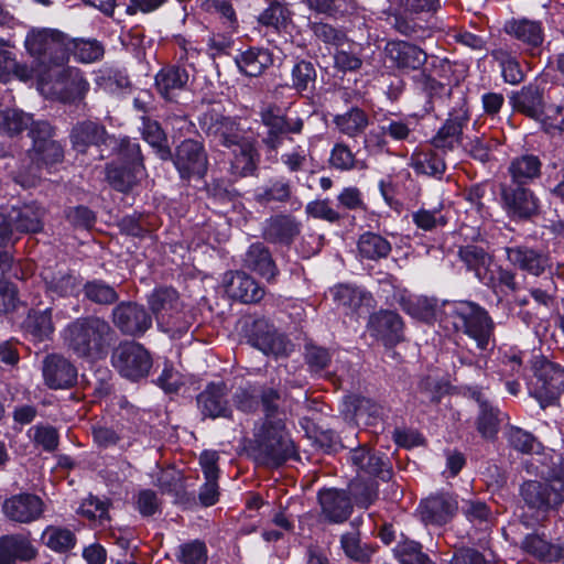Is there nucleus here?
<instances>
[{
  "mask_svg": "<svg viewBox=\"0 0 564 564\" xmlns=\"http://www.w3.org/2000/svg\"><path fill=\"white\" fill-rule=\"evenodd\" d=\"M245 265L267 279H274L276 268L269 250L261 243L250 246L245 256Z\"/></svg>",
  "mask_w": 564,
  "mask_h": 564,
  "instance_id": "nucleus-36",
  "label": "nucleus"
},
{
  "mask_svg": "<svg viewBox=\"0 0 564 564\" xmlns=\"http://www.w3.org/2000/svg\"><path fill=\"white\" fill-rule=\"evenodd\" d=\"M239 69L247 76H259L272 64V56L263 48H250L236 58Z\"/></svg>",
  "mask_w": 564,
  "mask_h": 564,
  "instance_id": "nucleus-41",
  "label": "nucleus"
},
{
  "mask_svg": "<svg viewBox=\"0 0 564 564\" xmlns=\"http://www.w3.org/2000/svg\"><path fill=\"white\" fill-rule=\"evenodd\" d=\"M400 564H432L429 556L422 552L421 545L414 541H403L394 549Z\"/></svg>",
  "mask_w": 564,
  "mask_h": 564,
  "instance_id": "nucleus-62",
  "label": "nucleus"
},
{
  "mask_svg": "<svg viewBox=\"0 0 564 564\" xmlns=\"http://www.w3.org/2000/svg\"><path fill=\"white\" fill-rule=\"evenodd\" d=\"M350 462L359 476H375L381 479L390 478L388 463L377 453L366 446H358L350 452Z\"/></svg>",
  "mask_w": 564,
  "mask_h": 564,
  "instance_id": "nucleus-24",
  "label": "nucleus"
},
{
  "mask_svg": "<svg viewBox=\"0 0 564 564\" xmlns=\"http://www.w3.org/2000/svg\"><path fill=\"white\" fill-rule=\"evenodd\" d=\"M43 274L48 292L55 294L56 296H72L76 295L79 292L80 281L77 276L70 273H52L47 271L44 272Z\"/></svg>",
  "mask_w": 564,
  "mask_h": 564,
  "instance_id": "nucleus-44",
  "label": "nucleus"
},
{
  "mask_svg": "<svg viewBox=\"0 0 564 564\" xmlns=\"http://www.w3.org/2000/svg\"><path fill=\"white\" fill-rule=\"evenodd\" d=\"M345 404L346 411L354 415L357 423L370 424L381 412L379 404L361 395H349Z\"/></svg>",
  "mask_w": 564,
  "mask_h": 564,
  "instance_id": "nucleus-47",
  "label": "nucleus"
},
{
  "mask_svg": "<svg viewBox=\"0 0 564 564\" xmlns=\"http://www.w3.org/2000/svg\"><path fill=\"white\" fill-rule=\"evenodd\" d=\"M36 124L31 116L17 109H7L0 111V127L8 133H19L29 127L30 130Z\"/></svg>",
  "mask_w": 564,
  "mask_h": 564,
  "instance_id": "nucleus-58",
  "label": "nucleus"
},
{
  "mask_svg": "<svg viewBox=\"0 0 564 564\" xmlns=\"http://www.w3.org/2000/svg\"><path fill=\"white\" fill-rule=\"evenodd\" d=\"M453 325L486 349L492 334L494 324L487 312L471 302L455 303L449 311Z\"/></svg>",
  "mask_w": 564,
  "mask_h": 564,
  "instance_id": "nucleus-5",
  "label": "nucleus"
},
{
  "mask_svg": "<svg viewBox=\"0 0 564 564\" xmlns=\"http://www.w3.org/2000/svg\"><path fill=\"white\" fill-rule=\"evenodd\" d=\"M68 47L82 63H94L104 55V46L96 40H68Z\"/></svg>",
  "mask_w": 564,
  "mask_h": 564,
  "instance_id": "nucleus-55",
  "label": "nucleus"
},
{
  "mask_svg": "<svg viewBox=\"0 0 564 564\" xmlns=\"http://www.w3.org/2000/svg\"><path fill=\"white\" fill-rule=\"evenodd\" d=\"M257 140L252 135L243 142L229 148V171L236 177L252 175L259 163V153L256 148Z\"/></svg>",
  "mask_w": 564,
  "mask_h": 564,
  "instance_id": "nucleus-20",
  "label": "nucleus"
},
{
  "mask_svg": "<svg viewBox=\"0 0 564 564\" xmlns=\"http://www.w3.org/2000/svg\"><path fill=\"white\" fill-rule=\"evenodd\" d=\"M508 260L521 270L540 275L549 265V258L528 247H510L506 249Z\"/></svg>",
  "mask_w": 564,
  "mask_h": 564,
  "instance_id": "nucleus-31",
  "label": "nucleus"
},
{
  "mask_svg": "<svg viewBox=\"0 0 564 564\" xmlns=\"http://www.w3.org/2000/svg\"><path fill=\"white\" fill-rule=\"evenodd\" d=\"M505 31L530 47H538L543 42V33L538 22L512 20L506 23Z\"/></svg>",
  "mask_w": 564,
  "mask_h": 564,
  "instance_id": "nucleus-38",
  "label": "nucleus"
},
{
  "mask_svg": "<svg viewBox=\"0 0 564 564\" xmlns=\"http://www.w3.org/2000/svg\"><path fill=\"white\" fill-rule=\"evenodd\" d=\"M521 549L542 561H557L564 556L562 546L552 544L538 534H528L521 542Z\"/></svg>",
  "mask_w": 564,
  "mask_h": 564,
  "instance_id": "nucleus-37",
  "label": "nucleus"
},
{
  "mask_svg": "<svg viewBox=\"0 0 564 564\" xmlns=\"http://www.w3.org/2000/svg\"><path fill=\"white\" fill-rule=\"evenodd\" d=\"M43 376L50 388L63 389L75 383L77 370L66 358L51 355L43 361Z\"/></svg>",
  "mask_w": 564,
  "mask_h": 564,
  "instance_id": "nucleus-23",
  "label": "nucleus"
},
{
  "mask_svg": "<svg viewBox=\"0 0 564 564\" xmlns=\"http://www.w3.org/2000/svg\"><path fill=\"white\" fill-rule=\"evenodd\" d=\"M111 362L122 377L130 380L147 377L152 367L150 354L135 341L121 343L113 350Z\"/></svg>",
  "mask_w": 564,
  "mask_h": 564,
  "instance_id": "nucleus-7",
  "label": "nucleus"
},
{
  "mask_svg": "<svg viewBox=\"0 0 564 564\" xmlns=\"http://www.w3.org/2000/svg\"><path fill=\"white\" fill-rule=\"evenodd\" d=\"M113 330L109 323L97 316L77 318L69 323L63 338L66 347L79 358H102L111 345Z\"/></svg>",
  "mask_w": 564,
  "mask_h": 564,
  "instance_id": "nucleus-1",
  "label": "nucleus"
},
{
  "mask_svg": "<svg viewBox=\"0 0 564 564\" xmlns=\"http://www.w3.org/2000/svg\"><path fill=\"white\" fill-rule=\"evenodd\" d=\"M2 509L10 520L20 523H30L42 516L44 503L39 496L20 494L7 499Z\"/></svg>",
  "mask_w": 564,
  "mask_h": 564,
  "instance_id": "nucleus-19",
  "label": "nucleus"
},
{
  "mask_svg": "<svg viewBox=\"0 0 564 564\" xmlns=\"http://www.w3.org/2000/svg\"><path fill=\"white\" fill-rule=\"evenodd\" d=\"M13 78L22 83H32L35 78V70L26 63H21L10 50L0 47V83L7 84Z\"/></svg>",
  "mask_w": 564,
  "mask_h": 564,
  "instance_id": "nucleus-32",
  "label": "nucleus"
},
{
  "mask_svg": "<svg viewBox=\"0 0 564 564\" xmlns=\"http://www.w3.org/2000/svg\"><path fill=\"white\" fill-rule=\"evenodd\" d=\"M292 14L290 10L278 1L272 2L269 8L258 17V22L264 26H271L275 30L285 29L291 22Z\"/></svg>",
  "mask_w": 564,
  "mask_h": 564,
  "instance_id": "nucleus-56",
  "label": "nucleus"
},
{
  "mask_svg": "<svg viewBox=\"0 0 564 564\" xmlns=\"http://www.w3.org/2000/svg\"><path fill=\"white\" fill-rule=\"evenodd\" d=\"M458 510V502L447 492L437 494L420 503V513L424 522L442 525L453 519Z\"/></svg>",
  "mask_w": 564,
  "mask_h": 564,
  "instance_id": "nucleus-18",
  "label": "nucleus"
},
{
  "mask_svg": "<svg viewBox=\"0 0 564 564\" xmlns=\"http://www.w3.org/2000/svg\"><path fill=\"white\" fill-rule=\"evenodd\" d=\"M25 327L37 340L48 338L54 332L52 308L30 311L25 319Z\"/></svg>",
  "mask_w": 564,
  "mask_h": 564,
  "instance_id": "nucleus-46",
  "label": "nucleus"
},
{
  "mask_svg": "<svg viewBox=\"0 0 564 564\" xmlns=\"http://www.w3.org/2000/svg\"><path fill=\"white\" fill-rule=\"evenodd\" d=\"M203 129L209 138L227 149L252 137L236 119L217 113L205 115Z\"/></svg>",
  "mask_w": 564,
  "mask_h": 564,
  "instance_id": "nucleus-10",
  "label": "nucleus"
},
{
  "mask_svg": "<svg viewBox=\"0 0 564 564\" xmlns=\"http://www.w3.org/2000/svg\"><path fill=\"white\" fill-rule=\"evenodd\" d=\"M256 459L269 467H279L297 453L282 419L262 423L256 431Z\"/></svg>",
  "mask_w": 564,
  "mask_h": 564,
  "instance_id": "nucleus-4",
  "label": "nucleus"
},
{
  "mask_svg": "<svg viewBox=\"0 0 564 564\" xmlns=\"http://www.w3.org/2000/svg\"><path fill=\"white\" fill-rule=\"evenodd\" d=\"M520 496L529 508L549 510L551 508L549 488L544 482L529 480L521 485Z\"/></svg>",
  "mask_w": 564,
  "mask_h": 564,
  "instance_id": "nucleus-48",
  "label": "nucleus"
},
{
  "mask_svg": "<svg viewBox=\"0 0 564 564\" xmlns=\"http://www.w3.org/2000/svg\"><path fill=\"white\" fill-rule=\"evenodd\" d=\"M316 80V70L311 62L301 61L292 69V87L299 93L312 90Z\"/></svg>",
  "mask_w": 564,
  "mask_h": 564,
  "instance_id": "nucleus-59",
  "label": "nucleus"
},
{
  "mask_svg": "<svg viewBox=\"0 0 564 564\" xmlns=\"http://www.w3.org/2000/svg\"><path fill=\"white\" fill-rule=\"evenodd\" d=\"M400 305L403 311L416 319L429 323L435 317L436 301L434 299L420 295L402 296Z\"/></svg>",
  "mask_w": 564,
  "mask_h": 564,
  "instance_id": "nucleus-45",
  "label": "nucleus"
},
{
  "mask_svg": "<svg viewBox=\"0 0 564 564\" xmlns=\"http://www.w3.org/2000/svg\"><path fill=\"white\" fill-rule=\"evenodd\" d=\"M310 10L327 17L338 18L352 9V0H305Z\"/></svg>",
  "mask_w": 564,
  "mask_h": 564,
  "instance_id": "nucleus-61",
  "label": "nucleus"
},
{
  "mask_svg": "<svg viewBox=\"0 0 564 564\" xmlns=\"http://www.w3.org/2000/svg\"><path fill=\"white\" fill-rule=\"evenodd\" d=\"M512 178L520 185L540 175L541 161L533 154L514 159L509 167Z\"/></svg>",
  "mask_w": 564,
  "mask_h": 564,
  "instance_id": "nucleus-50",
  "label": "nucleus"
},
{
  "mask_svg": "<svg viewBox=\"0 0 564 564\" xmlns=\"http://www.w3.org/2000/svg\"><path fill=\"white\" fill-rule=\"evenodd\" d=\"M479 404V415L477 419V430L482 437L492 440L498 433L500 419L499 410L494 408L480 393L476 395Z\"/></svg>",
  "mask_w": 564,
  "mask_h": 564,
  "instance_id": "nucleus-43",
  "label": "nucleus"
},
{
  "mask_svg": "<svg viewBox=\"0 0 564 564\" xmlns=\"http://www.w3.org/2000/svg\"><path fill=\"white\" fill-rule=\"evenodd\" d=\"M45 544L57 552L69 550L75 544V536L72 531L67 529L50 527L43 533Z\"/></svg>",
  "mask_w": 564,
  "mask_h": 564,
  "instance_id": "nucleus-63",
  "label": "nucleus"
},
{
  "mask_svg": "<svg viewBox=\"0 0 564 564\" xmlns=\"http://www.w3.org/2000/svg\"><path fill=\"white\" fill-rule=\"evenodd\" d=\"M512 108L531 119H541L544 113L542 91L538 86L529 85L511 96Z\"/></svg>",
  "mask_w": 564,
  "mask_h": 564,
  "instance_id": "nucleus-30",
  "label": "nucleus"
},
{
  "mask_svg": "<svg viewBox=\"0 0 564 564\" xmlns=\"http://www.w3.org/2000/svg\"><path fill=\"white\" fill-rule=\"evenodd\" d=\"M308 28L313 33L314 39L325 45L340 46L347 41V35L344 30L322 20L310 21Z\"/></svg>",
  "mask_w": 564,
  "mask_h": 564,
  "instance_id": "nucleus-53",
  "label": "nucleus"
},
{
  "mask_svg": "<svg viewBox=\"0 0 564 564\" xmlns=\"http://www.w3.org/2000/svg\"><path fill=\"white\" fill-rule=\"evenodd\" d=\"M357 250L362 259L378 261L391 252V243L379 234L365 232L357 242Z\"/></svg>",
  "mask_w": 564,
  "mask_h": 564,
  "instance_id": "nucleus-40",
  "label": "nucleus"
},
{
  "mask_svg": "<svg viewBox=\"0 0 564 564\" xmlns=\"http://www.w3.org/2000/svg\"><path fill=\"white\" fill-rule=\"evenodd\" d=\"M494 58L499 62L505 82L516 85L523 79V73L517 59L506 50L492 51Z\"/></svg>",
  "mask_w": 564,
  "mask_h": 564,
  "instance_id": "nucleus-57",
  "label": "nucleus"
},
{
  "mask_svg": "<svg viewBox=\"0 0 564 564\" xmlns=\"http://www.w3.org/2000/svg\"><path fill=\"white\" fill-rule=\"evenodd\" d=\"M458 257L466 264L468 270L475 272L480 281L486 284L492 281L494 278L490 272L492 259L484 248L475 245L460 247Z\"/></svg>",
  "mask_w": 564,
  "mask_h": 564,
  "instance_id": "nucleus-29",
  "label": "nucleus"
},
{
  "mask_svg": "<svg viewBox=\"0 0 564 564\" xmlns=\"http://www.w3.org/2000/svg\"><path fill=\"white\" fill-rule=\"evenodd\" d=\"M501 198L507 214L511 218L528 219L539 213V199L529 188L502 186Z\"/></svg>",
  "mask_w": 564,
  "mask_h": 564,
  "instance_id": "nucleus-13",
  "label": "nucleus"
},
{
  "mask_svg": "<svg viewBox=\"0 0 564 564\" xmlns=\"http://www.w3.org/2000/svg\"><path fill=\"white\" fill-rule=\"evenodd\" d=\"M187 82V72L178 66L164 68L155 77L156 88L165 99H172L174 93L183 89Z\"/></svg>",
  "mask_w": 564,
  "mask_h": 564,
  "instance_id": "nucleus-39",
  "label": "nucleus"
},
{
  "mask_svg": "<svg viewBox=\"0 0 564 564\" xmlns=\"http://www.w3.org/2000/svg\"><path fill=\"white\" fill-rule=\"evenodd\" d=\"M24 46L29 54L50 67L64 66L70 48L67 37L56 30H32L28 33Z\"/></svg>",
  "mask_w": 564,
  "mask_h": 564,
  "instance_id": "nucleus-6",
  "label": "nucleus"
},
{
  "mask_svg": "<svg viewBox=\"0 0 564 564\" xmlns=\"http://www.w3.org/2000/svg\"><path fill=\"white\" fill-rule=\"evenodd\" d=\"M115 325L124 334L139 336L152 325V318L147 310L135 303H120L112 312Z\"/></svg>",
  "mask_w": 564,
  "mask_h": 564,
  "instance_id": "nucleus-14",
  "label": "nucleus"
},
{
  "mask_svg": "<svg viewBox=\"0 0 564 564\" xmlns=\"http://www.w3.org/2000/svg\"><path fill=\"white\" fill-rule=\"evenodd\" d=\"M449 95L456 98V105H447L448 119L433 138L434 147L442 150H452L460 143L463 128L469 120L464 90H451Z\"/></svg>",
  "mask_w": 564,
  "mask_h": 564,
  "instance_id": "nucleus-9",
  "label": "nucleus"
},
{
  "mask_svg": "<svg viewBox=\"0 0 564 564\" xmlns=\"http://www.w3.org/2000/svg\"><path fill=\"white\" fill-rule=\"evenodd\" d=\"M84 293L86 299L96 304L108 305L118 300L115 289L100 280L87 282L84 285Z\"/></svg>",
  "mask_w": 564,
  "mask_h": 564,
  "instance_id": "nucleus-60",
  "label": "nucleus"
},
{
  "mask_svg": "<svg viewBox=\"0 0 564 564\" xmlns=\"http://www.w3.org/2000/svg\"><path fill=\"white\" fill-rule=\"evenodd\" d=\"M122 145L127 152L124 154L127 164H109L106 170V178L116 191L127 193L144 175V167L142 165L139 144L131 141H123Z\"/></svg>",
  "mask_w": 564,
  "mask_h": 564,
  "instance_id": "nucleus-8",
  "label": "nucleus"
},
{
  "mask_svg": "<svg viewBox=\"0 0 564 564\" xmlns=\"http://www.w3.org/2000/svg\"><path fill=\"white\" fill-rule=\"evenodd\" d=\"M33 140V151L39 161L52 164L63 159V149L59 143L52 140V127L44 121L36 124L29 131Z\"/></svg>",
  "mask_w": 564,
  "mask_h": 564,
  "instance_id": "nucleus-21",
  "label": "nucleus"
},
{
  "mask_svg": "<svg viewBox=\"0 0 564 564\" xmlns=\"http://www.w3.org/2000/svg\"><path fill=\"white\" fill-rule=\"evenodd\" d=\"M301 231V224L290 215H275L265 220L263 237L270 242L290 243Z\"/></svg>",
  "mask_w": 564,
  "mask_h": 564,
  "instance_id": "nucleus-27",
  "label": "nucleus"
},
{
  "mask_svg": "<svg viewBox=\"0 0 564 564\" xmlns=\"http://www.w3.org/2000/svg\"><path fill=\"white\" fill-rule=\"evenodd\" d=\"M43 209L34 204L12 209L10 219L14 221V229L20 232H37L42 229Z\"/></svg>",
  "mask_w": 564,
  "mask_h": 564,
  "instance_id": "nucleus-42",
  "label": "nucleus"
},
{
  "mask_svg": "<svg viewBox=\"0 0 564 564\" xmlns=\"http://www.w3.org/2000/svg\"><path fill=\"white\" fill-rule=\"evenodd\" d=\"M369 330L386 345H395L403 338V322L392 311H380L370 317Z\"/></svg>",
  "mask_w": 564,
  "mask_h": 564,
  "instance_id": "nucleus-22",
  "label": "nucleus"
},
{
  "mask_svg": "<svg viewBox=\"0 0 564 564\" xmlns=\"http://www.w3.org/2000/svg\"><path fill=\"white\" fill-rule=\"evenodd\" d=\"M108 138L105 127L90 120L78 122L70 132L73 147L82 153L86 152L89 147L105 144Z\"/></svg>",
  "mask_w": 564,
  "mask_h": 564,
  "instance_id": "nucleus-28",
  "label": "nucleus"
},
{
  "mask_svg": "<svg viewBox=\"0 0 564 564\" xmlns=\"http://www.w3.org/2000/svg\"><path fill=\"white\" fill-rule=\"evenodd\" d=\"M384 55L391 66L402 73L419 70L427 61V54L423 48L401 40L387 42Z\"/></svg>",
  "mask_w": 564,
  "mask_h": 564,
  "instance_id": "nucleus-11",
  "label": "nucleus"
},
{
  "mask_svg": "<svg viewBox=\"0 0 564 564\" xmlns=\"http://www.w3.org/2000/svg\"><path fill=\"white\" fill-rule=\"evenodd\" d=\"M249 343L265 355L281 356L286 354L289 341L279 334L264 318L253 322Z\"/></svg>",
  "mask_w": 564,
  "mask_h": 564,
  "instance_id": "nucleus-15",
  "label": "nucleus"
},
{
  "mask_svg": "<svg viewBox=\"0 0 564 564\" xmlns=\"http://www.w3.org/2000/svg\"><path fill=\"white\" fill-rule=\"evenodd\" d=\"M318 500L322 512L329 522L341 523L349 518L352 511L350 499L343 490H323L318 495Z\"/></svg>",
  "mask_w": 564,
  "mask_h": 564,
  "instance_id": "nucleus-25",
  "label": "nucleus"
},
{
  "mask_svg": "<svg viewBox=\"0 0 564 564\" xmlns=\"http://www.w3.org/2000/svg\"><path fill=\"white\" fill-rule=\"evenodd\" d=\"M37 90L45 97L62 102L85 98L89 84L75 67L55 66L37 74Z\"/></svg>",
  "mask_w": 564,
  "mask_h": 564,
  "instance_id": "nucleus-3",
  "label": "nucleus"
},
{
  "mask_svg": "<svg viewBox=\"0 0 564 564\" xmlns=\"http://www.w3.org/2000/svg\"><path fill=\"white\" fill-rule=\"evenodd\" d=\"M176 557L182 564H206L207 547L204 542L194 540L180 545Z\"/></svg>",
  "mask_w": 564,
  "mask_h": 564,
  "instance_id": "nucleus-64",
  "label": "nucleus"
},
{
  "mask_svg": "<svg viewBox=\"0 0 564 564\" xmlns=\"http://www.w3.org/2000/svg\"><path fill=\"white\" fill-rule=\"evenodd\" d=\"M340 546L345 555L355 562L368 561L373 553L372 547L361 544L360 534L356 528L340 536Z\"/></svg>",
  "mask_w": 564,
  "mask_h": 564,
  "instance_id": "nucleus-51",
  "label": "nucleus"
},
{
  "mask_svg": "<svg viewBox=\"0 0 564 564\" xmlns=\"http://www.w3.org/2000/svg\"><path fill=\"white\" fill-rule=\"evenodd\" d=\"M292 197V187L285 178L270 180L256 188L253 199L261 206L272 203H288Z\"/></svg>",
  "mask_w": 564,
  "mask_h": 564,
  "instance_id": "nucleus-35",
  "label": "nucleus"
},
{
  "mask_svg": "<svg viewBox=\"0 0 564 564\" xmlns=\"http://www.w3.org/2000/svg\"><path fill=\"white\" fill-rule=\"evenodd\" d=\"M228 388L224 382H212L197 395V406L205 417H230L231 408L227 399Z\"/></svg>",
  "mask_w": 564,
  "mask_h": 564,
  "instance_id": "nucleus-16",
  "label": "nucleus"
},
{
  "mask_svg": "<svg viewBox=\"0 0 564 564\" xmlns=\"http://www.w3.org/2000/svg\"><path fill=\"white\" fill-rule=\"evenodd\" d=\"M35 555L36 550L28 539L21 535L0 538V564H11L17 560L29 561Z\"/></svg>",
  "mask_w": 564,
  "mask_h": 564,
  "instance_id": "nucleus-33",
  "label": "nucleus"
},
{
  "mask_svg": "<svg viewBox=\"0 0 564 564\" xmlns=\"http://www.w3.org/2000/svg\"><path fill=\"white\" fill-rule=\"evenodd\" d=\"M148 303L155 316L158 327L171 338L183 336L193 324L194 316L171 286H160L149 295Z\"/></svg>",
  "mask_w": 564,
  "mask_h": 564,
  "instance_id": "nucleus-2",
  "label": "nucleus"
},
{
  "mask_svg": "<svg viewBox=\"0 0 564 564\" xmlns=\"http://www.w3.org/2000/svg\"><path fill=\"white\" fill-rule=\"evenodd\" d=\"M540 379L543 382L542 389L545 394V401L540 400V404L544 409L564 392V368L547 362L540 370Z\"/></svg>",
  "mask_w": 564,
  "mask_h": 564,
  "instance_id": "nucleus-34",
  "label": "nucleus"
},
{
  "mask_svg": "<svg viewBox=\"0 0 564 564\" xmlns=\"http://www.w3.org/2000/svg\"><path fill=\"white\" fill-rule=\"evenodd\" d=\"M262 123L269 128L268 137L263 142L271 149L280 144V135L284 133H300L303 128V121L296 119L289 121L281 112V109L274 105H268L260 112Z\"/></svg>",
  "mask_w": 564,
  "mask_h": 564,
  "instance_id": "nucleus-17",
  "label": "nucleus"
},
{
  "mask_svg": "<svg viewBox=\"0 0 564 564\" xmlns=\"http://www.w3.org/2000/svg\"><path fill=\"white\" fill-rule=\"evenodd\" d=\"M334 123L341 133L352 138L365 131L369 120L364 110L351 108L343 115H337L334 118Z\"/></svg>",
  "mask_w": 564,
  "mask_h": 564,
  "instance_id": "nucleus-49",
  "label": "nucleus"
},
{
  "mask_svg": "<svg viewBox=\"0 0 564 564\" xmlns=\"http://www.w3.org/2000/svg\"><path fill=\"white\" fill-rule=\"evenodd\" d=\"M226 281V292L243 303H257L264 296V290L245 272H232Z\"/></svg>",
  "mask_w": 564,
  "mask_h": 564,
  "instance_id": "nucleus-26",
  "label": "nucleus"
},
{
  "mask_svg": "<svg viewBox=\"0 0 564 564\" xmlns=\"http://www.w3.org/2000/svg\"><path fill=\"white\" fill-rule=\"evenodd\" d=\"M410 165L417 174L440 176L445 172V163L437 154L419 151L411 156Z\"/></svg>",
  "mask_w": 564,
  "mask_h": 564,
  "instance_id": "nucleus-52",
  "label": "nucleus"
},
{
  "mask_svg": "<svg viewBox=\"0 0 564 564\" xmlns=\"http://www.w3.org/2000/svg\"><path fill=\"white\" fill-rule=\"evenodd\" d=\"M174 164L183 178L203 177L208 167L203 144L192 139L184 140L176 148Z\"/></svg>",
  "mask_w": 564,
  "mask_h": 564,
  "instance_id": "nucleus-12",
  "label": "nucleus"
},
{
  "mask_svg": "<svg viewBox=\"0 0 564 564\" xmlns=\"http://www.w3.org/2000/svg\"><path fill=\"white\" fill-rule=\"evenodd\" d=\"M91 435L95 444L100 448H108L116 445H120L121 448L131 446L130 441L123 442L124 437L121 430L118 427L96 424L91 427Z\"/></svg>",
  "mask_w": 564,
  "mask_h": 564,
  "instance_id": "nucleus-54",
  "label": "nucleus"
}]
</instances>
